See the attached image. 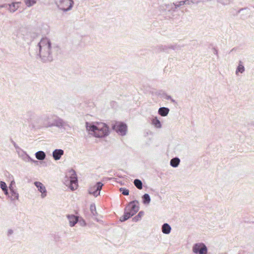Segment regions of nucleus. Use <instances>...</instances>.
Instances as JSON below:
<instances>
[{
  "label": "nucleus",
  "mask_w": 254,
  "mask_h": 254,
  "mask_svg": "<svg viewBox=\"0 0 254 254\" xmlns=\"http://www.w3.org/2000/svg\"><path fill=\"white\" fill-rule=\"evenodd\" d=\"M37 47L39 51L37 55L43 63L52 62L54 57H57L62 52L60 47L57 45H52L47 38H42L38 43Z\"/></svg>",
  "instance_id": "nucleus-1"
},
{
  "label": "nucleus",
  "mask_w": 254,
  "mask_h": 254,
  "mask_svg": "<svg viewBox=\"0 0 254 254\" xmlns=\"http://www.w3.org/2000/svg\"><path fill=\"white\" fill-rule=\"evenodd\" d=\"M65 126V123L60 117L50 114H43L39 116L36 120L33 128L41 129L56 127L58 128H63Z\"/></svg>",
  "instance_id": "nucleus-2"
},
{
  "label": "nucleus",
  "mask_w": 254,
  "mask_h": 254,
  "mask_svg": "<svg viewBox=\"0 0 254 254\" xmlns=\"http://www.w3.org/2000/svg\"><path fill=\"white\" fill-rule=\"evenodd\" d=\"M97 130L93 136L97 138H105L110 133L109 127L104 123L97 122Z\"/></svg>",
  "instance_id": "nucleus-3"
},
{
  "label": "nucleus",
  "mask_w": 254,
  "mask_h": 254,
  "mask_svg": "<svg viewBox=\"0 0 254 254\" xmlns=\"http://www.w3.org/2000/svg\"><path fill=\"white\" fill-rule=\"evenodd\" d=\"M111 127L113 130L122 136L126 135L127 131V126L124 122L114 121L112 123Z\"/></svg>",
  "instance_id": "nucleus-4"
},
{
  "label": "nucleus",
  "mask_w": 254,
  "mask_h": 254,
  "mask_svg": "<svg viewBox=\"0 0 254 254\" xmlns=\"http://www.w3.org/2000/svg\"><path fill=\"white\" fill-rule=\"evenodd\" d=\"M183 4L181 0L176 2L165 4L160 6V10L162 11H166L169 13H173L178 11L179 8H181Z\"/></svg>",
  "instance_id": "nucleus-5"
},
{
  "label": "nucleus",
  "mask_w": 254,
  "mask_h": 254,
  "mask_svg": "<svg viewBox=\"0 0 254 254\" xmlns=\"http://www.w3.org/2000/svg\"><path fill=\"white\" fill-rule=\"evenodd\" d=\"M63 181L64 184L72 191L76 190L78 187L77 176H65Z\"/></svg>",
  "instance_id": "nucleus-6"
},
{
  "label": "nucleus",
  "mask_w": 254,
  "mask_h": 254,
  "mask_svg": "<svg viewBox=\"0 0 254 254\" xmlns=\"http://www.w3.org/2000/svg\"><path fill=\"white\" fill-rule=\"evenodd\" d=\"M55 3L59 9L66 12L72 9L74 2L73 0H60L59 2L56 1Z\"/></svg>",
  "instance_id": "nucleus-7"
},
{
  "label": "nucleus",
  "mask_w": 254,
  "mask_h": 254,
  "mask_svg": "<svg viewBox=\"0 0 254 254\" xmlns=\"http://www.w3.org/2000/svg\"><path fill=\"white\" fill-rule=\"evenodd\" d=\"M103 185V184L100 182H97L95 184H91L88 190V193L97 197L100 195V191Z\"/></svg>",
  "instance_id": "nucleus-8"
},
{
  "label": "nucleus",
  "mask_w": 254,
  "mask_h": 254,
  "mask_svg": "<svg viewBox=\"0 0 254 254\" xmlns=\"http://www.w3.org/2000/svg\"><path fill=\"white\" fill-rule=\"evenodd\" d=\"M192 251L195 254H207V248L203 243H196L193 246Z\"/></svg>",
  "instance_id": "nucleus-9"
},
{
  "label": "nucleus",
  "mask_w": 254,
  "mask_h": 254,
  "mask_svg": "<svg viewBox=\"0 0 254 254\" xmlns=\"http://www.w3.org/2000/svg\"><path fill=\"white\" fill-rule=\"evenodd\" d=\"M138 203V201L137 200H133L129 202L125 209L133 216L139 210V206L137 205Z\"/></svg>",
  "instance_id": "nucleus-10"
},
{
  "label": "nucleus",
  "mask_w": 254,
  "mask_h": 254,
  "mask_svg": "<svg viewBox=\"0 0 254 254\" xmlns=\"http://www.w3.org/2000/svg\"><path fill=\"white\" fill-rule=\"evenodd\" d=\"M20 3V2H12L11 3H4L0 5V8L3 7L5 8L10 12H14L18 9Z\"/></svg>",
  "instance_id": "nucleus-11"
},
{
  "label": "nucleus",
  "mask_w": 254,
  "mask_h": 254,
  "mask_svg": "<svg viewBox=\"0 0 254 254\" xmlns=\"http://www.w3.org/2000/svg\"><path fill=\"white\" fill-rule=\"evenodd\" d=\"M34 185L37 187L39 191L41 193V197L44 198L47 195V190L44 185L40 182H35Z\"/></svg>",
  "instance_id": "nucleus-12"
},
{
  "label": "nucleus",
  "mask_w": 254,
  "mask_h": 254,
  "mask_svg": "<svg viewBox=\"0 0 254 254\" xmlns=\"http://www.w3.org/2000/svg\"><path fill=\"white\" fill-rule=\"evenodd\" d=\"M97 122L90 123L86 122L85 123V127L86 130L90 132L91 134L93 136V134L96 132L97 130Z\"/></svg>",
  "instance_id": "nucleus-13"
},
{
  "label": "nucleus",
  "mask_w": 254,
  "mask_h": 254,
  "mask_svg": "<svg viewBox=\"0 0 254 254\" xmlns=\"http://www.w3.org/2000/svg\"><path fill=\"white\" fill-rule=\"evenodd\" d=\"M64 154V151L62 149H56L53 151V157L54 160H60Z\"/></svg>",
  "instance_id": "nucleus-14"
},
{
  "label": "nucleus",
  "mask_w": 254,
  "mask_h": 254,
  "mask_svg": "<svg viewBox=\"0 0 254 254\" xmlns=\"http://www.w3.org/2000/svg\"><path fill=\"white\" fill-rule=\"evenodd\" d=\"M170 49V45H158L154 48L153 50L155 53H160L161 52H164L166 53H168V50Z\"/></svg>",
  "instance_id": "nucleus-15"
},
{
  "label": "nucleus",
  "mask_w": 254,
  "mask_h": 254,
  "mask_svg": "<svg viewBox=\"0 0 254 254\" xmlns=\"http://www.w3.org/2000/svg\"><path fill=\"white\" fill-rule=\"evenodd\" d=\"M18 154L19 156L21 157L23 160L25 162H30L31 160V157L26 153V151L21 149L20 152H18Z\"/></svg>",
  "instance_id": "nucleus-16"
},
{
  "label": "nucleus",
  "mask_w": 254,
  "mask_h": 254,
  "mask_svg": "<svg viewBox=\"0 0 254 254\" xmlns=\"http://www.w3.org/2000/svg\"><path fill=\"white\" fill-rule=\"evenodd\" d=\"M67 218L69 221V225L73 227L78 221V218L74 215H67Z\"/></svg>",
  "instance_id": "nucleus-17"
},
{
  "label": "nucleus",
  "mask_w": 254,
  "mask_h": 254,
  "mask_svg": "<svg viewBox=\"0 0 254 254\" xmlns=\"http://www.w3.org/2000/svg\"><path fill=\"white\" fill-rule=\"evenodd\" d=\"M13 183H14V181H11V184H10V186H9V189L10 193L11 194V198L13 199H18V197H19V194L15 190L13 187H12Z\"/></svg>",
  "instance_id": "nucleus-18"
},
{
  "label": "nucleus",
  "mask_w": 254,
  "mask_h": 254,
  "mask_svg": "<svg viewBox=\"0 0 254 254\" xmlns=\"http://www.w3.org/2000/svg\"><path fill=\"white\" fill-rule=\"evenodd\" d=\"M169 111V108L163 107L159 108L158 113L162 117H166L168 115Z\"/></svg>",
  "instance_id": "nucleus-19"
},
{
  "label": "nucleus",
  "mask_w": 254,
  "mask_h": 254,
  "mask_svg": "<svg viewBox=\"0 0 254 254\" xmlns=\"http://www.w3.org/2000/svg\"><path fill=\"white\" fill-rule=\"evenodd\" d=\"M171 227L168 223H164L161 227V230L163 234H169L171 231Z\"/></svg>",
  "instance_id": "nucleus-20"
},
{
  "label": "nucleus",
  "mask_w": 254,
  "mask_h": 254,
  "mask_svg": "<svg viewBox=\"0 0 254 254\" xmlns=\"http://www.w3.org/2000/svg\"><path fill=\"white\" fill-rule=\"evenodd\" d=\"M35 157L39 161H43L46 157V153L43 151H38L35 154Z\"/></svg>",
  "instance_id": "nucleus-21"
},
{
  "label": "nucleus",
  "mask_w": 254,
  "mask_h": 254,
  "mask_svg": "<svg viewBox=\"0 0 254 254\" xmlns=\"http://www.w3.org/2000/svg\"><path fill=\"white\" fill-rule=\"evenodd\" d=\"M132 216V215L130 214V213L128 211H127L126 209L125 208L124 214L122 217H120V220L121 222H124Z\"/></svg>",
  "instance_id": "nucleus-22"
},
{
  "label": "nucleus",
  "mask_w": 254,
  "mask_h": 254,
  "mask_svg": "<svg viewBox=\"0 0 254 254\" xmlns=\"http://www.w3.org/2000/svg\"><path fill=\"white\" fill-rule=\"evenodd\" d=\"M27 37L30 38V42L34 41L35 39L38 38L40 36V34L35 32H28L27 33Z\"/></svg>",
  "instance_id": "nucleus-23"
},
{
  "label": "nucleus",
  "mask_w": 254,
  "mask_h": 254,
  "mask_svg": "<svg viewBox=\"0 0 254 254\" xmlns=\"http://www.w3.org/2000/svg\"><path fill=\"white\" fill-rule=\"evenodd\" d=\"M182 1V3L183 4V5H190L191 3H196L197 4L198 3L201 2V1H204V0H181Z\"/></svg>",
  "instance_id": "nucleus-24"
},
{
  "label": "nucleus",
  "mask_w": 254,
  "mask_h": 254,
  "mask_svg": "<svg viewBox=\"0 0 254 254\" xmlns=\"http://www.w3.org/2000/svg\"><path fill=\"white\" fill-rule=\"evenodd\" d=\"M180 162V159L178 157H176L170 160V164L172 167L176 168L179 166Z\"/></svg>",
  "instance_id": "nucleus-25"
},
{
  "label": "nucleus",
  "mask_w": 254,
  "mask_h": 254,
  "mask_svg": "<svg viewBox=\"0 0 254 254\" xmlns=\"http://www.w3.org/2000/svg\"><path fill=\"white\" fill-rule=\"evenodd\" d=\"M150 93L152 95H155L159 96L160 98H164L165 95H166V93L163 90H159L155 91H151Z\"/></svg>",
  "instance_id": "nucleus-26"
},
{
  "label": "nucleus",
  "mask_w": 254,
  "mask_h": 254,
  "mask_svg": "<svg viewBox=\"0 0 254 254\" xmlns=\"http://www.w3.org/2000/svg\"><path fill=\"white\" fill-rule=\"evenodd\" d=\"M151 123L157 128H160L162 127V124L157 117L152 119L151 120Z\"/></svg>",
  "instance_id": "nucleus-27"
},
{
  "label": "nucleus",
  "mask_w": 254,
  "mask_h": 254,
  "mask_svg": "<svg viewBox=\"0 0 254 254\" xmlns=\"http://www.w3.org/2000/svg\"><path fill=\"white\" fill-rule=\"evenodd\" d=\"M245 67L243 65L242 61H240L239 64L236 69V73L237 74L238 72L242 73L245 71Z\"/></svg>",
  "instance_id": "nucleus-28"
},
{
  "label": "nucleus",
  "mask_w": 254,
  "mask_h": 254,
  "mask_svg": "<svg viewBox=\"0 0 254 254\" xmlns=\"http://www.w3.org/2000/svg\"><path fill=\"white\" fill-rule=\"evenodd\" d=\"M143 203L145 204H149L150 202L151 199L148 193H145L142 196Z\"/></svg>",
  "instance_id": "nucleus-29"
},
{
  "label": "nucleus",
  "mask_w": 254,
  "mask_h": 254,
  "mask_svg": "<svg viewBox=\"0 0 254 254\" xmlns=\"http://www.w3.org/2000/svg\"><path fill=\"white\" fill-rule=\"evenodd\" d=\"M134 186L139 190H141L142 189V183L139 179H135L134 180Z\"/></svg>",
  "instance_id": "nucleus-30"
},
{
  "label": "nucleus",
  "mask_w": 254,
  "mask_h": 254,
  "mask_svg": "<svg viewBox=\"0 0 254 254\" xmlns=\"http://www.w3.org/2000/svg\"><path fill=\"white\" fill-rule=\"evenodd\" d=\"M143 214L144 212L143 211H140L137 215H136L132 218V221L133 222H137L139 221L141 219V217L143 216Z\"/></svg>",
  "instance_id": "nucleus-31"
},
{
  "label": "nucleus",
  "mask_w": 254,
  "mask_h": 254,
  "mask_svg": "<svg viewBox=\"0 0 254 254\" xmlns=\"http://www.w3.org/2000/svg\"><path fill=\"white\" fill-rule=\"evenodd\" d=\"M90 210L91 211V213L93 216H96L97 215V212L96 211V206L95 204L92 203L90 206Z\"/></svg>",
  "instance_id": "nucleus-32"
},
{
  "label": "nucleus",
  "mask_w": 254,
  "mask_h": 254,
  "mask_svg": "<svg viewBox=\"0 0 254 254\" xmlns=\"http://www.w3.org/2000/svg\"><path fill=\"white\" fill-rule=\"evenodd\" d=\"M37 0H24L25 4L28 7H31L36 3Z\"/></svg>",
  "instance_id": "nucleus-33"
},
{
  "label": "nucleus",
  "mask_w": 254,
  "mask_h": 254,
  "mask_svg": "<svg viewBox=\"0 0 254 254\" xmlns=\"http://www.w3.org/2000/svg\"><path fill=\"white\" fill-rule=\"evenodd\" d=\"M77 175L76 171L71 168H68L65 172V175Z\"/></svg>",
  "instance_id": "nucleus-34"
},
{
  "label": "nucleus",
  "mask_w": 254,
  "mask_h": 254,
  "mask_svg": "<svg viewBox=\"0 0 254 254\" xmlns=\"http://www.w3.org/2000/svg\"><path fill=\"white\" fill-rule=\"evenodd\" d=\"M217 1L223 5H227L230 3L233 0H217Z\"/></svg>",
  "instance_id": "nucleus-35"
},
{
  "label": "nucleus",
  "mask_w": 254,
  "mask_h": 254,
  "mask_svg": "<svg viewBox=\"0 0 254 254\" xmlns=\"http://www.w3.org/2000/svg\"><path fill=\"white\" fill-rule=\"evenodd\" d=\"M120 190L125 195H128L129 194V190L126 188H121Z\"/></svg>",
  "instance_id": "nucleus-36"
},
{
  "label": "nucleus",
  "mask_w": 254,
  "mask_h": 254,
  "mask_svg": "<svg viewBox=\"0 0 254 254\" xmlns=\"http://www.w3.org/2000/svg\"><path fill=\"white\" fill-rule=\"evenodd\" d=\"M170 49L178 51L181 49V47L179 45H177V44L170 45Z\"/></svg>",
  "instance_id": "nucleus-37"
},
{
  "label": "nucleus",
  "mask_w": 254,
  "mask_h": 254,
  "mask_svg": "<svg viewBox=\"0 0 254 254\" xmlns=\"http://www.w3.org/2000/svg\"><path fill=\"white\" fill-rule=\"evenodd\" d=\"M0 187L2 190H5L7 188L6 184L3 181L0 182Z\"/></svg>",
  "instance_id": "nucleus-38"
},
{
  "label": "nucleus",
  "mask_w": 254,
  "mask_h": 254,
  "mask_svg": "<svg viewBox=\"0 0 254 254\" xmlns=\"http://www.w3.org/2000/svg\"><path fill=\"white\" fill-rule=\"evenodd\" d=\"M10 141L12 143V144L13 145L14 147H15V148L17 150V149H19V150H21V149L17 145V144L15 143V142H14L12 138H10Z\"/></svg>",
  "instance_id": "nucleus-39"
},
{
  "label": "nucleus",
  "mask_w": 254,
  "mask_h": 254,
  "mask_svg": "<svg viewBox=\"0 0 254 254\" xmlns=\"http://www.w3.org/2000/svg\"><path fill=\"white\" fill-rule=\"evenodd\" d=\"M30 162L34 163L35 165H38L39 164V162L38 161L34 160L32 158H31V160Z\"/></svg>",
  "instance_id": "nucleus-40"
},
{
  "label": "nucleus",
  "mask_w": 254,
  "mask_h": 254,
  "mask_svg": "<svg viewBox=\"0 0 254 254\" xmlns=\"http://www.w3.org/2000/svg\"><path fill=\"white\" fill-rule=\"evenodd\" d=\"M213 50V53L214 54L216 55L217 57H218V50L215 47H213L212 48Z\"/></svg>",
  "instance_id": "nucleus-41"
},
{
  "label": "nucleus",
  "mask_w": 254,
  "mask_h": 254,
  "mask_svg": "<svg viewBox=\"0 0 254 254\" xmlns=\"http://www.w3.org/2000/svg\"><path fill=\"white\" fill-rule=\"evenodd\" d=\"M248 9V7H244V8H240V9H239L237 12H236V15L238 14L239 13L241 12V11L244 10H246Z\"/></svg>",
  "instance_id": "nucleus-42"
},
{
  "label": "nucleus",
  "mask_w": 254,
  "mask_h": 254,
  "mask_svg": "<svg viewBox=\"0 0 254 254\" xmlns=\"http://www.w3.org/2000/svg\"><path fill=\"white\" fill-rule=\"evenodd\" d=\"M79 223H80V225L82 226H84L86 225V222L83 220L79 221Z\"/></svg>",
  "instance_id": "nucleus-43"
},
{
  "label": "nucleus",
  "mask_w": 254,
  "mask_h": 254,
  "mask_svg": "<svg viewBox=\"0 0 254 254\" xmlns=\"http://www.w3.org/2000/svg\"><path fill=\"white\" fill-rule=\"evenodd\" d=\"M13 233V231L12 229H9L7 231V236H9L11 235H12Z\"/></svg>",
  "instance_id": "nucleus-44"
},
{
  "label": "nucleus",
  "mask_w": 254,
  "mask_h": 254,
  "mask_svg": "<svg viewBox=\"0 0 254 254\" xmlns=\"http://www.w3.org/2000/svg\"><path fill=\"white\" fill-rule=\"evenodd\" d=\"M164 98H165L167 100H170L172 98V97L171 96L168 95L166 94V95H165V97Z\"/></svg>",
  "instance_id": "nucleus-45"
},
{
  "label": "nucleus",
  "mask_w": 254,
  "mask_h": 254,
  "mask_svg": "<svg viewBox=\"0 0 254 254\" xmlns=\"http://www.w3.org/2000/svg\"><path fill=\"white\" fill-rule=\"evenodd\" d=\"M2 191H3L4 193L5 194V195H7L8 194V189H6L5 190H2Z\"/></svg>",
  "instance_id": "nucleus-46"
},
{
  "label": "nucleus",
  "mask_w": 254,
  "mask_h": 254,
  "mask_svg": "<svg viewBox=\"0 0 254 254\" xmlns=\"http://www.w3.org/2000/svg\"><path fill=\"white\" fill-rule=\"evenodd\" d=\"M170 101L172 103L177 104L176 100L173 99L172 98L171 99Z\"/></svg>",
  "instance_id": "nucleus-47"
},
{
  "label": "nucleus",
  "mask_w": 254,
  "mask_h": 254,
  "mask_svg": "<svg viewBox=\"0 0 254 254\" xmlns=\"http://www.w3.org/2000/svg\"><path fill=\"white\" fill-rule=\"evenodd\" d=\"M247 18V16H243V15H241V18H242V19H245V18Z\"/></svg>",
  "instance_id": "nucleus-48"
},
{
  "label": "nucleus",
  "mask_w": 254,
  "mask_h": 254,
  "mask_svg": "<svg viewBox=\"0 0 254 254\" xmlns=\"http://www.w3.org/2000/svg\"><path fill=\"white\" fill-rule=\"evenodd\" d=\"M113 173H114V175H119V174L118 173H117V172H114Z\"/></svg>",
  "instance_id": "nucleus-49"
},
{
  "label": "nucleus",
  "mask_w": 254,
  "mask_h": 254,
  "mask_svg": "<svg viewBox=\"0 0 254 254\" xmlns=\"http://www.w3.org/2000/svg\"><path fill=\"white\" fill-rule=\"evenodd\" d=\"M235 50V48H233V49L231 50V52L234 51V50Z\"/></svg>",
  "instance_id": "nucleus-50"
},
{
  "label": "nucleus",
  "mask_w": 254,
  "mask_h": 254,
  "mask_svg": "<svg viewBox=\"0 0 254 254\" xmlns=\"http://www.w3.org/2000/svg\"><path fill=\"white\" fill-rule=\"evenodd\" d=\"M115 179H116V181L117 182H119L117 181V179H118L117 178H116Z\"/></svg>",
  "instance_id": "nucleus-51"
},
{
  "label": "nucleus",
  "mask_w": 254,
  "mask_h": 254,
  "mask_svg": "<svg viewBox=\"0 0 254 254\" xmlns=\"http://www.w3.org/2000/svg\"><path fill=\"white\" fill-rule=\"evenodd\" d=\"M207 1H211V0H206Z\"/></svg>",
  "instance_id": "nucleus-52"
}]
</instances>
